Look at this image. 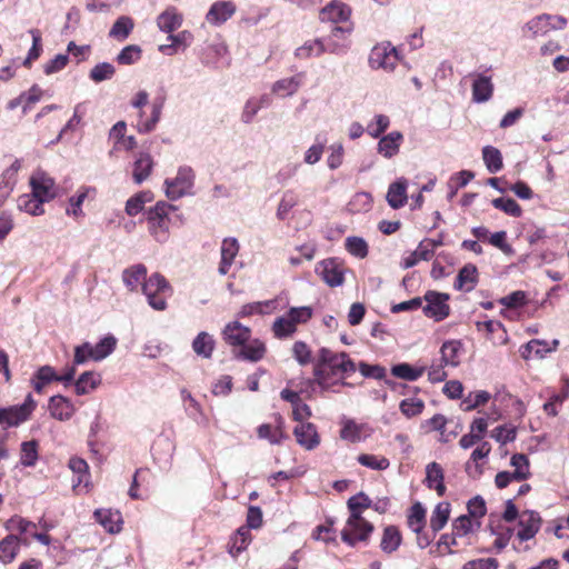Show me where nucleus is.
<instances>
[{
	"label": "nucleus",
	"mask_w": 569,
	"mask_h": 569,
	"mask_svg": "<svg viewBox=\"0 0 569 569\" xmlns=\"http://www.w3.org/2000/svg\"><path fill=\"white\" fill-rule=\"evenodd\" d=\"M239 251L238 241L234 238H228L221 244V262L219 266V273L227 274L234 257Z\"/></svg>",
	"instance_id": "bb28decb"
},
{
	"label": "nucleus",
	"mask_w": 569,
	"mask_h": 569,
	"mask_svg": "<svg viewBox=\"0 0 569 569\" xmlns=\"http://www.w3.org/2000/svg\"><path fill=\"white\" fill-rule=\"evenodd\" d=\"M358 462L361 466H365L372 470H386L390 465L389 460L386 457H378L368 453H362L358 456Z\"/></svg>",
	"instance_id": "6e6d98bb"
},
{
	"label": "nucleus",
	"mask_w": 569,
	"mask_h": 569,
	"mask_svg": "<svg viewBox=\"0 0 569 569\" xmlns=\"http://www.w3.org/2000/svg\"><path fill=\"white\" fill-rule=\"evenodd\" d=\"M250 541V531L248 528H239L231 539L229 552L232 557H238V555L244 550Z\"/></svg>",
	"instance_id": "de8ad7c7"
},
{
	"label": "nucleus",
	"mask_w": 569,
	"mask_h": 569,
	"mask_svg": "<svg viewBox=\"0 0 569 569\" xmlns=\"http://www.w3.org/2000/svg\"><path fill=\"white\" fill-rule=\"evenodd\" d=\"M44 202L33 196H22L19 198V208L32 216H39L43 213L42 204Z\"/></svg>",
	"instance_id": "e2e57ef3"
},
{
	"label": "nucleus",
	"mask_w": 569,
	"mask_h": 569,
	"mask_svg": "<svg viewBox=\"0 0 569 569\" xmlns=\"http://www.w3.org/2000/svg\"><path fill=\"white\" fill-rule=\"evenodd\" d=\"M401 543V535L397 527L387 526L383 530L380 548L386 553H392Z\"/></svg>",
	"instance_id": "473e14b6"
},
{
	"label": "nucleus",
	"mask_w": 569,
	"mask_h": 569,
	"mask_svg": "<svg viewBox=\"0 0 569 569\" xmlns=\"http://www.w3.org/2000/svg\"><path fill=\"white\" fill-rule=\"evenodd\" d=\"M182 20V16L177 11V9L170 7L158 16L157 26L161 31L171 34L174 30L181 27Z\"/></svg>",
	"instance_id": "4be33fe9"
},
{
	"label": "nucleus",
	"mask_w": 569,
	"mask_h": 569,
	"mask_svg": "<svg viewBox=\"0 0 569 569\" xmlns=\"http://www.w3.org/2000/svg\"><path fill=\"white\" fill-rule=\"evenodd\" d=\"M540 517L535 511H525L519 520L520 530L517 537L521 541H527L536 536L540 528Z\"/></svg>",
	"instance_id": "2eb2a0df"
},
{
	"label": "nucleus",
	"mask_w": 569,
	"mask_h": 569,
	"mask_svg": "<svg viewBox=\"0 0 569 569\" xmlns=\"http://www.w3.org/2000/svg\"><path fill=\"white\" fill-rule=\"evenodd\" d=\"M450 516V503L439 502L430 517V528L433 532L440 531L448 522Z\"/></svg>",
	"instance_id": "f704fd0d"
},
{
	"label": "nucleus",
	"mask_w": 569,
	"mask_h": 569,
	"mask_svg": "<svg viewBox=\"0 0 569 569\" xmlns=\"http://www.w3.org/2000/svg\"><path fill=\"white\" fill-rule=\"evenodd\" d=\"M351 14L350 8L343 2L332 1L320 11L321 21L333 23L345 22Z\"/></svg>",
	"instance_id": "dca6fc26"
},
{
	"label": "nucleus",
	"mask_w": 569,
	"mask_h": 569,
	"mask_svg": "<svg viewBox=\"0 0 569 569\" xmlns=\"http://www.w3.org/2000/svg\"><path fill=\"white\" fill-rule=\"evenodd\" d=\"M449 296L437 291H428L425 295L427 305L423 307V313L437 321L443 320L449 316L450 308L447 303Z\"/></svg>",
	"instance_id": "423d86ee"
},
{
	"label": "nucleus",
	"mask_w": 569,
	"mask_h": 569,
	"mask_svg": "<svg viewBox=\"0 0 569 569\" xmlns=\"http://www.w3.org/2000/svg\"><path fill=\"white\" fill-rule=\"evenodd\" d=\"M390 126V119L386 114H378L375 120L367 126V132L372 138H379Z\"/></svg>",
	"instance_id": "69168bd1"
},
{
	"label": "nucleus",
	"mask_w": 569,
	"mask_h": 569,
	"mask_svg": "<svg viewBox=\"0 0 569 569\" xmlns=\"http://www.w3.org/2000/svg\"><path fill=\"white\" fill-rule=\"evenodd\" d=\"M168 39L171 41V44H162L159 47V50L166 52L169 49L178 48L180 46L188 47L193 39V36L190 31L183 30L177 34H169Z\"/></svg>",
	"instance_id": "052dcab7"
},
{
	"label": "nucleus",
	"mask_w": 569,
	"mask_h": 569,
	"mask_svg": "<svg viewBox=\"0 0 569 569\" xmlns=\"http://www.w3.org/2000/svg\"><path fill=\"white\" fill-rule=\"evenodd\" d=\"M194 174L190 167H181L174 179H166V194L171 200H177L188 194L193 186Z\"/></svg>",
	"instance_id": "39448f33"
},
{
	"label": "nucleus",
	"mask_w": 569,
	"mask_h": 569,
	"mask_svg": "<svg viewBox=\"0 0 569 569\" xmlns=\"http://www.w3.org/2000/svg\"><path fill=\"white\" fill-rule=\"evenodd\" d=\"M510 463L515 468V471H513L515 480L522 481L529 477V475H530L529 460L526 455H523V453L513 455L511 457Z\"/></svg>",
	"instance_id": "09e8293b"
},
{
	"label": "nucleus",
	"mask_w": 569,
	"mask_h": 569,
	"mask_svg": "<svg viewBox=\"0 0 569 569\" xmlns=\"http://www.w3.org/2000/svg\"><path fill=\"white\" fill-rule=\"evenodd\" d=\"M297 331L286 315L278 317L272 323V332L276 338L283 339L292 336Z\"/></svg>",
	"instance_id": "3c124183"
},
{
	"label": "nucleus",
	"mask_w": 569,
	"mask_h": 569,
	"mask_svg": "<svg viewBox=\"0 0 569 569\" xmlns=\"http://www.w3.org/2000/svg\"><path fill=\"white\" fill-rule=\"evenodd\" d=\"M117 339L113 336H107L100 340L96 346L91 345V359L100 361L108 357L114 350Z\"/></svg>",
	"instance_id": "79ce46f5"
},
{
	"label": "nucleus",
	"mask_w": 569,
	"mask_h": 569,
	"mask_svg": "<svg viewBox=\"0 0 569 569\" xmlns=\"http://www.w3.org/2000/svg\"><path fill=\"white\" fill-rule=\"evenodd\" d=\"M50 415L60 420H69L74 413V407L71 401L62 396H53L49 401Z\"/></svg>",
	"instance_id": "aec40b11"
},
{
	"label": "nucleus",
	"mask_w": 569,
	"mask_h": 569,
	"mask_svg": "<svg viewBox=\"0 0 569 569\" xmlns=\"http://www.w3.org/2000/svg\"><path fill=\"white\" fill-rule=\"evenodd\" d=\"M329 368L333 373H349L356 371L355 362L348 357L346 352L338 353Z\"/></svg>",
	"instance_id": "603ef678"
},
{
	"label": "nucleus",
	"mask_w": 569,
	"mask_h": 569,
	"mask_svg": "<svg viewBox=\"0 0 569 569\" xmlns=\"http://www.w3.org/2000/svg\"><path fill=\"white\" fill-rule=\"evenodd\" d=\"M134 23L130 17L122 16L116 20L109 36L119 41L126 40L133 30Z\"/></svg>",
	"instance_id": "ea45409f"
},
{
	"label": "nucleus",
	"mask_w": 569,
	"mask_h": 569,
	"mask_svg": "<svg viewBox=\"0 0 569 569\" xmlns=\"http://www.w3.org/2000/svg\"><path fill=\"white\" fill-rule=\"evenodd\" d=\"M34 408L31 395L21 406L0 409V423L7 427H14L26 421Z\"/></svg>",
	"instance_id": "0eeeda50"
},
{
	"label": "nucleus",
	"mask_w": 569,
	"mask_h": 569,
	"mask_svg": "<svg viewBox=\"0 0 569 569\" xmlns=\"http://www.w3.org/2000/svg\"><path fill=\"white\" fill-rule=\"evenodd\" d=\"M32 196L40 201H50L56 197L54 180L44 171L38 170L30 178Z\"/></svg>",
	"instance_id": "6e6552de"
},
{
	"label": "nucleus",
	"mask_w": 569,
	"mask_h": 569,
	"mask_svg": "<svg viewBox=\"0 0 569 569\" xmlns=\"http://www.w3.org/2000/svg\"><path fill=\"white\" fill-rule=\"evenodd\" d=\"M101 383L100 375L87 371L83 372L74 383L77 395H87Z\"/></svg>",
	"instance_id": "c9c22d12"
},
{
	"label": "nucleus",
	"mask_w": 569,
	"mask_h": 569,
	"mask_svg": "<svg viewBox=\"0 0 569 569\" xmlns=\"http://www.w3.org/2000/svg\"><path fill=\"white\" fill-rule=\"evenodd\" d=\"M301 82L302 77L300 74L278 80L272 87V92L280 97L291 96L297 92Z\"/></svg>",
	"instance_id": "72a5a7b5"
},
{
	"label": "nucleus",
	"mask_w": 569,
	"mask_h": 569,
	"mask_svg": "<svg viewBox=\"0 0 569 569\" xmlns=\"http://www.w3.org/2000/svg\"><path fill=\"white\" fill-rule=\"evenodd\" d=\"M267 352L266 343L259 339H249L236 353V358L250 362L260 361Z\"/></svg>",
	"instance_id": "f3484780"
},
{
	"label": "nucleus",
	"mask_w": 569,
	"mask_h": 569,
	"mask_svg": "<svg viewBox=\"0 0 569 569\" xmlns=\"http://www.w3.org/2000/svg\"><path fill=\"white\" fill-rule=\"evenodd\" d=\"M69 468L74 473H78L77 481H74V483H73V489L78 488L81 483H84V486H88L89 466L86 460L78 458V457L71 458L69 461Z\"/></svg>",
	"instance_id": "8fccbe9b"
},
{
	"label": "nucleus",
	"mask_w": 569,
	"mask_h": 569,
	"mask_svg": "<svg viewBox=\"0 0 569 569\" xmlns=\"http://www.w3.org/2000/svg\"><path fill=\"white\" fill-rule=\"evenodd\" d=\"M116 72L114 67L109 62L96 64L90 71V79L94 82H101L111 79Z\"/></svg>",
	"instance_id": "680f3d73"
},
{
	"label": "nucleus",
	"mask_w": 569,
	"mask_h": 569,
	"mask_svg": "<svg viewBox=\"0 0 569 569\" xmlns=\"http://www.w3.org/2000/svg\"><path fill=\"white\" fill-rule=\"evenodd\" d=\"M477 268L468 263L463 266L457 276L455 288L458 290L471 291L477 283Z\"/></svg>",
	"instance_id": "c756f323"
},
{
	"label": "nucleus",
	"mask_w": 569,
	"mask_h": 569,
	"mask_svg": "<svg viewBox=\"0 0 569 569\" xmlns=\"http://www.w3.org/2000/svg\"><path fill=\"white\" fill-rule=\"evenodd\" d=\"M559 346V340L553 339L548 342L545 340L532 339L521 348V356L523 359H530L532 357L542 359L547 353L555 351Z\"/></svg>",
	"instance_id": "ddd939ff"
},
{
	"label": "nucleus",
	"mask_w": 569,
	"mask_h": 569,
	"mask_svg": "<svg viewBox=\"0 0 569 569\" xmlns=\"http://www.w3.org/2000/svg\"><path fill=\"white\" fill-rule=\"evenodd\" d=\"M174 207L159 201L157 204L149 211L148 221H149V231L152 237L158 242H164L168 239L169 232V212L173 210Z\"/></svg>",
	"instance_id": "f03ea898"
},
{
	"label": "nucleus",
	"mask_w": 569,
	"mask_h": 569,
	"mask_svg": "<svg viewBox=\"0 0 569 569\" xmlns=\"http://www.w3.org/2000/svg\"><path fill=\"white\" fill-rule=\"evenodd\" d=\"M147 280V268L142 263L127 268L122 272V281L130 291H136Z\"/></svg>",
	"instance_id": "412c9836"
},
{
	"label": "nucleus",
	"mask_w": 569,
	"mask_h": 569,
	"mask_svg": "<svg viewBox=\"0 0 569 569\" xmlns=\"http://www.w3.org/2000/svg\"><path fill=\"white\" fill-rule=\"evenodd\" d=\"M237 7L232 1H216L206 14V20L211 26H220L229 20Z\"/></svg>",
	"instance_id": "9d476101"
},
{
	"label": "nucleus",
	"mask_w": 569,
	"mask_h": 569,
	"mask_svg": "<svg viewBox=\"0 0 569 569\" xmlns=\"http://www.w3.org/2000/svg\"><path fill=\"white\" fill-rule=\"evenodd\" d=\"M348 508L350 513H357L361 516L362 511L371 506V500L368 496L360 492L356 496H352L348 499Z\"/></svg>",
	"instance_id": "774afa93"
},
{
	"label": "nucleus",
	"mask_w": 569,
	"mask_h": 569,
	"mask_svg": "<svg viewBox=\"0 0 569 569\" xmlns=\"http://www.w3.org/2000/svg\"><path fill=\"white\" fill-rule=\"evenodd\" d=\"M223 339L230 346L242 347L246 342L249 341L251 337L250 328L241 325L239 321L229 322L223 331Z\"/></svg>",
	"instance_id": "4468645a"
},
{
	"label": "nucleus",
	"mask_w": 569,
	"mask_h": 569,
	"mask_svg": "<svg viewBox=\"0 0 569 569\" xmlns=\"http://www.w3.org/2000/svg\"><path fill=\"white\" fill-rule=\"evenodd\" d=\"M492 206L496 209L502 210L505 213L511 217H520L522 210L518 202L512 198H497L492 200Z\"/></svg>",
	"instance_id": "864d4df0"
},
{
	"label": "nucleus",
	"mask_w": 569,
	"mask_h": 569,
	"mask_svg": "<svg viewBox=\"0 0 569 569\" xmlns=\"http://www.w3.org/2000/svg\"><path fill=\"white\" fill-rule=\"evenodd\" d=\"M341 425L340 438L351 443L362 441L371 431L368 425L357 423L353 419H343Z\"/></svg>",
	"instance_id": "f8f14e48"
},
{
	"label": "nucleus",
	"mask_w": 569,
	"mask_h": 569,
	"mask_svg": "<svg viewBox=\"0 0 569 569\" xmlns=\"http://www.w3.org/2000/svg\"><path fill=\"white\" fill-rule=\"evenodd\" d=\"M342 47L343 46L338 42L332 41L325 43L321 39H316L307 41L305 44L297 48L296 56L300 59H307L310 58L311 56H320L326 51L338 54L341 52Z\"/></svg>",
	"instance_id": "1a4fd4ad"
},
{
	"label": "nucleus",
	"mask_w": 569,
	"mask_h": 569,
	"mask_svg": "<svg viewBox=\"0 0 569 569\" xmlns=\"http://www.w3.org/2000/svg\"><path fill=\"white\" fill-rule=\"evenodd\" d=\"M425 408V403L421 399L409 398L403 399L400 402L399 409L407 418L419 416Z\"/></svg>",
	"instance_id": "bf43d9fd"
},
{
	"label": "nucleus",
	"mask_w": 569,
	"mask_h": 569,
	"mask_svg": "<svg viewBox=\"0 0 569 569\" xmlns=\"http://www.w3.org/2000/svg\"><path fill=\"white\" fill-rule=\"evenodd\" d=\"M461 343L459 341H447L440 349V361L445 366L457 367L459 365V351Z\"/></svg>",
	"instance_id": "58836bf2"
},
{
	"label": "nucleus",
	"mask_w": 569,
	"mask_h": 569,
	"mask_svg": "<svg viewBox=\"0 0 569 569\" xmlns=\"http://www.w3.org/2000/svg\"><path fill=\"white\" fill-rule=\"evenodd\" d=\"M493 93L491 78L478 74L472 83V99L475 102L482 103L488 101Z\"/></svg>",
	"instance_id": "b1692460"
},
{
	"label": "nucleus",
	"mask_w": 569,
	"mask_h": 569,
	"mask_svg": "<svg viewBox=\"0 0 569 569\" xmlns=\"http://www.w3.org/2000/svg\"><path fill=\"white\" fill-rule=\"evenodd\" d=\"M153 167L152 158L147 152H140L133 163V180L136 183H142L151 173Z\"/></svg>",
	"instance_id": "c85d7f7f"
},
{
	"label": "nucleus",
	"mask_w": 569,
	"mask_h": 569,
	"mask_svg": "<svg viewBox=\"0 0 569 569\" xmlns=\"http://www.w3.org/2000/svg\"><path fill=\"white\" fill-rule=\"evenodd\" d=\"M372 198L368 192H358L353 196L348 204L349 211L360 212L368 211L371 208Z\"/></svg>",
	"instance_id": "0e129e2a"
},
{
	"label": "nucleus",
	"mask_w": 569,
	"mask_h": 569,
	"mask_svg": "<svg viewBox=\"0 0 569 569\" xmlns=\"http://www.w3.org/2000/svg\"><path fill=\"white\" fill-rule=\"evenodd\" d=\"M403 136L399 131H392L382 137L378 142V152L385 158H391L399 152Z\"/></svg>",
	"instance_id": "5701e85b"
},
{
	"label": "nucleus",
	"mask_w": 569,
	"mask_h": 569,
	"mask_svg": "<svg viewBox=\"0 0 569 569\" xmlns=\"http://www.w3.org/2000/svg\"><path fill=\"white\" fill-rule=\"evenodd\" d=\"M346 248L352 256L358 258H365L368 254L367 242L359 237L347 238Z\"/></svg>",
	"instance_id": "338daca9"
},
{
	"label": "nucleus",
	"mask_w": 569,
	"mask_h": 569,
	"mask_svg": "<svg viewBox=\"0 0 569 569\" xmlns=\"http://www.w3.org/2000/svg\"><path fill=\"white\" fill-rule=\"evenodd\" d=\"M293 435L297 442L306 450H313L320 443V437L317 428L311 422H302L296 426Z\"/></svg>",
	"instance_id": "9b49d317"
},
{
	"label": "nucleus",
	"mask_w": 569,
	"mask_h": 569,
	"mask_svg": "<svg viewBox=\"0 0 569 569\" xmlns=\"http://www.w3.org/2000/svg\"><path fill=\"white\" fill-rule=\"evenodd\" d=\"M426 483L428 488L435 489L438 496H443L446 486L443 483V470L437 462H431L426 468Z\"/></svg>",
	"instance_id": "393cba45"
},
{
	"label": "nucleus",
	"mask_w": 569,
	"mask_h": 569,
	"mask_svg": "<svg viewBox=\"0 0 569 569\" xmlns=\"http://www.w3.org/2000/svg\"><path fill=\"white\" fill-rule=\"evenodd\" d=\"M387 201L393 209H399L407 202V180L399 179L389 186Z\"/></svg>",
	"instance_id": "a878e982"
},
{
	"label": "nucleus",
	"mask_w": 569,
	"mask_h": 569,
	"mask_svg": "<svg viewBox=\"0 0 569 569\" xmlns=\"http://www.w3.org/2000/svg\"><path fill=\"white\" fill-rule=\"evenodd\" d=\"M399 60L398 49L388 41L376 44L369 54V66L387 72L393 71Z\"/></svg>",
	"instance_id": "7ed1b4c3"
},
{
	"label": "nucleus",
	"mask_w": 569,
	"mask_h": 569,
	"mask_svg": "<svg viewBox=\"0 0 569 569\" xmlns=\"http://www.w3.org/2000/svg\"><path fill=\"white\" fill-rule=\"evenodd\" d=\"M291 323L297 328L298 325L308 322L312 317V308L303 306V307H292L286 313Z\"/></svg>",
	"instance_id": "5fc2aeb1"
},
{
	"label": "nucleus",
	"mask_w": 569,
	"mask_h": 569,
	"mask_svg": "<svg viewBox=\"0 0 569 569\" xmlns=\"http://www.w3.org/2000/svg\"><path fill=\"white\" fill-rule=\"evenodd\" d=\"M6 529L9 531H18L21 536L20 538H27L29 540V537H32V531L37 529V525L19 516H14L6 522Z\"/></svg>",
	"instance_id": "e433bc0d"
},
{
	"label": "nucleus",
	"mask_w": 569,
	"mask_h": 569,
	"mask_svg": "<svg viewBox=\"0 0 569 569\" xmlns=\"http://www.w3.org/2000/svg\"><path fill=\"white\" fill-rule=\"evenodd\" d=\"M317 270L330 287L342 284V271L332 261H323Z\"/></svg>",
	"instance_id": "2f4dec72"
},
{
	"label": "nucleus",
	"mask_w": 569,
	"mask_h": 569,
	"mask_svg": "<svg viewBox=\"0 0 569 569\" xmlns=\"http://www.w3.org/2000/svg\"><path fill=\"white\" fill-rule=\"evenodd\" d=\"M38 442L36 440L21 443L20 462L24 467H33L38 460Z\"/></svg>",
	"instance_id": "49530a36"
},
{
	"label": "nucleus",
	"mask_w": 569,
	"mask_h": 569,
	"mask_svg": "<svg viewBox=\"0 0 569 569\" xmlns=\"http://www.w3.org/2000/svg\"><path fill=\"white\" fill-rule=\"evenodd\" d=\"M163 104V98L156 99L152 102L151 117L148 120H142L143 111L140 112V121L137 124V129L140 133H149L154 130L157 123L160 120Z\"/></svg>",
	"instance_id": "cd10ccee"
},
{
	"label": "nucleus",
	"mask_w": 569,
	"mask_h": 569,
	"mask_svg": "<svg viewBox=\"0 0 569 569\" xmlns=\"http://www.w3.org/2000/svg\"><path fill=\"white\" fill-rule=\"evenodd\" d=\"M431 258L432 254L430 249H428V242L421 241L415 251L409 252V254L402 259L401 266L403 269H409L416 266L420 260L428 261Z\"/></svg>",
	"instance_id": "a19ab883"
},
{
	"label": "nucleus",
	"mask_w": 569,
	"mask_h": 569,
	"mask_svg": "<svg viewBox=\"0 0 569 569\" xmlns=\"http://www.w3.org/2000/svg\"><path fill=\"white\" fill-rule=\"evenodd\" d=\"M141 48L137 44H129L124 47L117 56V61L120 64L129 66L137 62L141 58Z\"/></svg>",
	"instance_id": "13d9d810"
},
{
	"label": "nucleus",
	"mask_w": 569,
	"mask_h": 569,
	"mask_svg": "<svg viewBox=\"0 0 569 569\" xmlns=\"http://www.w3.org/2000/svg\"><path fill=\"white\" fill-rule=\"evenodd\" d=\"M298 203V196L292 191H286L277 209V218L284 220L290 210Z\"/></svg>",
	"instance_id": "4d7b16f0"
},
{
	"label": "nucleus",
	"mask_w": 569,
	"mask_h": 569,
	"mask_svg": "<svg viewBox=\"0 0 569 569\" xmlns=\"http://www.w3.org/2000/svg\"><path fill=\"white\" fill-rule=\"evenodd\" d=\"M171 291V287L166 278L160 273L151 274L147 281L142 283V292L146 296L149 306L158 311L167 308V293Z\"/></svg>",
	"instance_id": "f257e3e1"
},
{
	"label": "nucleus",
	"mask_w": 569,
	"mask_h": 569,
	"mask_svg": "<svg viewBox=\"0 0 569 569\" xmlns=\"http://www.w3.org/2000/svg\"><path fill=\"white\" fill-rule=\"evenodd\" d=\"M426 522V510L420 502H416L411 508L408 516V527L417 535H419Z\"/></svg>",
	"instance_id": "c03bdc74"
},
{
	"label": "nucleus",
	"mask_w": 569,
	"mask_h": 569,
	"mask_svg": "<svg viewBox=\"0 0 569 569\" xmlns=\"http://www.w3.org/2000/svg\"><path fill=\"white\" fill-rule=\"evenodd\" d=\"M258 437L260 439H267L271 445H280L282 440L287 439V435L283 432L281 425L273 428L269 423L259 426Z\"/></svg>",
	"instance_id": "a18cd8bd"
},
{
	"label": "nucleus",
	"mask_w": 569,
	"mask_h": 569,
	"mask_svg": "<svg viewBox=\"0 0 569 569\" xmlns=\"http://www.w3.org/2000/svg\"><path fill=\"white\" fill-rule=\"evenodd\" d=\"M96 520L110 533L121 530L122 517L117 510L97 509L93 513Z\"/></svg>",
	"instance_id": "6ab92c4d"
},
{
	"label": "nucleus",
	"mask_w": 569,
	"mask_h": 569,
	"mask_svg": "<svg viewBox=\"0 0 569 569\" xmlns=\"http://www.w3.org/2000/svg\"><path fill=\"white\" fill-rule=\"evenodd\" d=\"M20 543L29 545L27 538H19L16 535H8L0 541V561L10 563L19 551Z\"/></svg>",
	"instance_id": "a211bd4d"
},
{
	"label": "nucleus",
	"mask_w": 569,
	"mask_h": 569,
	"mask_svg": "<svg viewBox=\"0 0 569 569\" xmlns=\"http://www.w3.org/2000/svg\"><path fill=\"white\" fill-rule=\"evenodd\" d=\"M192 349L194 353L204 359H209L214 350V340L206 331H201L192 341Z\"/></svg>",
	"instance_id": "7c9ffc66"
},
{
	"label": "nucleus",
	"mask_w": 569,
	"mask_h": 569,
	"mask_svg": "<svg viewBox=\"0 0 569 569\" xmlns=\"http://www.w3.org/2000/svg\"><path fill=\"white\" fill-rule=\"evenodd\" d=\"M482 159L487 170L490 173H496L502 169V154L499 149L492 146H486L482 149Z\"/></svg>",
	"instance_id": "4c0bfd02"
},
{
	"label": "nucleus",
	"mask_w": 569,
	"mask_h": 569,
	"mask_svg": "<svg viewBox=\"0 0 569 569\" xmlns=\"http://www.w3.org/2000/svg\"><path fill=\"white\" fill-rule=\"evenodd\" d=\"M373 531V525L362 516L350 513L343 530L341 539L348 546L353 547L358 541H367Z\"/></svg>",
	"instance_id": "20e7f679"
},
{
	"label": "nucleus",
	"mask_w": 569,
	"mask_h": 569,
	"mask_svg": "<svg viewBox=\"0 0 569 569\" xmlns=\"http://www.w3.org/2000/svg\"><path fill=\"white\" fill-rule=\"evenodd\" d=\"M425 372V368H415L409 363H398L391 368L392 376L407 380V381H416L418 380Z\"/></svg>",
	"instance_id": "37998d69"
}]
</instances>
